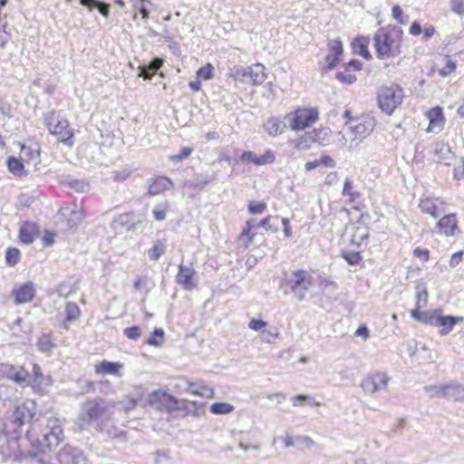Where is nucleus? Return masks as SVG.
Segmentation results:
<instances>
[{
    "label": "nucleus",
    "mask_w": 464,
    "mask_h": 464,
    "mask_svg": "<svg viewBox=\"0 0 464 464\" xmlns=\"http://www.w3.org/2000/svg\"><path fill=\"white\" fill-rule=\"evenodd\" d=\"M35 413L36 405L33 401H24L16 406L10 420L5 424V432L7 434L14 433L7 440V446L2 445L0 447V452L5 458L10 457L17 448V440L20 433L18 429L30 423Z\"/></svg>",
    "instance_id": "f257e3e1"
},
{
    "label": "nucleus",
    "mask_w": 464,
    "mask_h": 464,
    "mask_svg": "<svg viewBox=\"0 0 464 464\" xmlns=\"http://www.w3.org/2000/svg\"><path fill=\"white\" fill-rule=\"evenodd\" d=\"M402 31L395 26H384L376 31L373 46L380 59L395 57L400 54Z\"/></svg>",
    "instance_id": "f03ea898"
},
{
    "label": "nucleus",
    "mask_w": 464,
    "mask_h": 464,
    "mask_svg": "<svg viewBox=\"0 0 464 464\" xmlns=\"http://www.w3.org/2000/svg\"><path fill=\"white\" fill-rule=\"evenodd\" d=\"M37 441L43 448L52 449L60 444L64 439L62 420L54 416L43 418Z\"/></svg>",
    "instance_id": "7ed1b4c3"
},
{
    "label": "nucleus",
    "mask_w": 464,
    "mask_h": 464,
    "mask_svg": "<svg viewBox=\"0 0 464 464\" xmlns=\"http://www.w3.org/2000/svg\"><path fill=\"white\" fill-rule=\"evenodd\" d=\"M108 408V402L102 398H95L85 401L78 416L80 429H88L92 422L97 421L106 414Z\"/></svg>",
    "instance_id": "20e7f679"
},
{
    "label": "nucleus",
    "mask_w": 464,
    "mask_h": 464,
    "mask_svg": "<svg viewBox=\"0 0 464 464\" xmlns=\"http://www.w3.org/2000/svg\"><path fill=\"white\" fill-rule=\"evenodd\" d=\"M44 122L50 133L65 145L72 147L73 145V130L70 123L54 111L45 114Z\"/></svg>",
    "instance_id": "39448f33"
},
{
    "label": "nucleus",
    "mask_w": 464,
    "mask_h": 464,
    "mask_svg": "<svg viewBox=\"0 0 464 464\" xmlns=\"http://www.w3.org/2000/svg\"><path fill=\"white\" fill-rule=\"evenodd\" d=\"M294 296L302 301L305 298L309 289L315 284L311 271L297 269L289 276L285 282Z\"/></svg>",
    "instance_id": "423d86ee"
},
{
    "label": "nucleus",
    "mask_w": 464,
    "mask_h": 464,
    "mask_svg": "<svg viewBox=\"0 0 464 464\" xmlns=\"http://www.w3.org/2000/svg\"><path fill=\"white\" fill-rule=\"evenodd\" d=\"M403 96V90L397 84L382 86L377 94L378 106L382 112L392 115L401 103Z\"/></svg>",
    "instance_id": "0eeeda50"
},
{
    "label": "nucleus",
    "mask_w": 464,
    "mask_h": 464,
    "mask_svg": "<svg viewBox=\"0 0 464 464\" xmlns=\"http://www.w3.org/2000/svg\"><path fill=\"white\" fill-rule=\"evenodd\" d=\"M266 69L261 63H256L252 66H237L232 70V77L243 83H252L254 85L262 84L266 79Z\"/></svg>",
    "instance_id": "6e6552de"
},
{
    "label": "nucleus",
    "mask_w": 464,
    "mask_h": 464,
    "mask_svg": "<svg viewBox=\"0 0 464 464\" xmlns=\"http://www.w3.org/2000/svg\"><path fill=\"white\" fill-rule=\"evenodd\" d=\"M289 127L293 130H301L310 127L318 120V111L315 109H298L285 116Z\"/></svg>",
    "instance_id": "1a4fd4ad"
},
{
    "label": "nucleus",
    "mask_w": 464,
    "mask_h": 464,
    "mask_svg": "<svg viewBox=\"0 0 464 464\" xmlns=\"http://www.w3.org/2000/svg\"><path fill=\"white\" fill-rule=\"evenodd\" d=\"M390 377L385 372H372L368 373L361 382V388L369 395L386 390Z\"/></svg>",
    "instance_id": "9d476101"
},
{
    "label": "nucleus",
    "mask_w": 464,
    "mask_h": 464,
    "mask_svg": "<svg viewBox=\"0 0 464 464\" xmlns=\"http://www.w3.org/2000/svg\"><path fill=\"white\" fill-rule=\"evenodd\" d=\"M82 459V453L79 449L65 445L59 450L53 461L41 460L40 464H80Z\"/></svg>",
    "instance_id": "9b49d317"
},
{
    "label": "nucleus",
    "mask_w": 464,
    "mask_h": 464,
    "mask_svg": "<svg viewBox=\"0 0 464 464\" xmlns=\"http://www.w3.org/2000/svg\"><path fill=\"white\" fill-rule=\"evenodd\" d=\"M7 378L18 384H29L31 375L23 366L0 363V378Z\"/></svg>",
    "instance_id": "f8f14e48"
},
{
    "label": "nucleus",
    "mask_w": 464,
    "mask_h": 464,
    "mask_svg": "<svg viewBox=\"0 0 464 464\" xmlns=\"http://www.w3.org/2000/svg\"><path fill=\"white\" fill-rule=\"evenodd\" d=\"M176 282L187 291H191L198 285V277L192 266L180 264L176 276Z\"/></svg>",
    "instance_id": "ddd939ff"
},
{
    "label": "nucleus",
    "mask_w": 464,
    "mask_h": 464,
    "mask_svg": "<svg viewBox=\"0 0 464 464\" xmlns=\"http://www.w3.org/2000/svg\"><path fill=\"white\" fill-rule=\"evenodd\" d=\"M423 213L437 218L446 210V202L440 198H427L421 199L419 204Z\"/></svg>",
    "instance_id": "4468645a"
},
{
    "label": "nucleus",
    "mask_w": 464,
    "mask_h": 464,
    "mask_svg": "<svg viewBox=\"0 0 464 464\" xmlns=\"http://www.w3.org/2000/svg\"><path fill=\"white\" fill-rule=\"evenodd\" d=\"M374 123L372 119H355L353 123L349 126V130L353 134V139L362 140L369 136L373 130Z\"/></svg>",
    "instance_id": "2eb2a0df"
},
{
    "label": "nucleus",
    "mask_w": 464,
    "mask_h": 464,
    "mask_svg": "<svg viewBox=\"0 0 464 464\" xmlns=\"http://www.w3.org/2000/svg\"><path fill=\"white\" fill-rule=\"evenodd\" d=\"M240 160L242 162L253 163L256 166H263L273 163L276 160V155L271 150H266L265 153L260 156L253 151L247 150L240 155Z\"/></svg>",
    "instance_id": "dca6fc26"
},
{
    "label": "nucleus",
    "mask_w": 464,
    "mask_h": 464,
    "mask_svg": "<svg viewBox=\"0 0 464 464\" xmlns=\"http://www.w3.org/2000/svg\"><path fill=\"white\" fill-rule=\"evenodd\" d=\"M437 228L441 235L454 237L460 233L455 214L445 215L437 223Z\"/></svg>",
    "instance_id": "f3484780"
},
{
    "label": "nucleus",
    "mask_w": 464,
    "mask_h": 464,
    "mask_svg": "<svg viewBox=\"0 0 464 464\" xmlns=\"http://www.w3.org/2000/svg\"><path fill=\"white\" fill-rule=\"evenodd\" d=\"M182 386L184 390L191 392L192 394L198 395L204 398H213L214 397V390L213 388L208 386L204 382H191L187 380L182 381Z\"/></svg>",
    "instance_id": "a211bd4d"
},
{
    "label": "nucleus",
    "mask_w": 464,
    "mask_h": 464,
    "mask_svg": "<svg viewBox=\"0 0 464 464\" xmlns=\"http://www.w3.org/2000/svg\"><path fill=\"white\" fill-rule=\"evenodd\" d=\"M15 304H24L30 302L35 295V288L33 283L29 282L14 289Z\"/></svg>",
    "instance_id": "6ab92c4d"
},
{
    "label": "nucleus",
    "mask_w": 464,
    "mask_h": 464,
    "mask_svg": "<svg viewBox=\"0 0 464 464\" xmlns=\"http://www.w3.org/2000/svg\"><path fill=\"white\" fill-rule=\"evenodd\" d=\"M430 120L428 131L430 132H440L444 127V116L442 109L440 107H435L430 110L427 113Z\"/></svg>",
    "instance_id": "aec40b11"
},
{
    "label": "nucleus",
    "mask_w": 464,
    "mask_h": 464,
    "mask_svg": "<svg viewBox=\"0 0 464 464\" xmlns=\"http://www.w3.org/2000/svg\"><path fill=\"white\" fill-rule=\"evenodd\" d=\"M173 187L172 181L163 176L150 179L148 192L150 195H159Z\"/></svg>",
    "instance_id": "412c9836"
},
{
    "label": "nucleus",
    "mask_w": 464,
    "mask_h": 464,
    "mask_svg": "<svg viewBox=\"0 0 464 464\" xmlns=\"http://www.w3.org/2000/svg\"><path fill=\"white\" fill-rule=\"evenodd\" d=\"M265 131L271 137L283 134L287 129V124L278 117H270L264 124Z\"/></svg>",
    "instance_id": "4be33fe9"
},
{
    "label": "nucleus",
    "mask_w": 464,
    "mask_h": 464,
    "mask_svg": "<svg viewBox=\"0 0 464 464\" xmlns=\"http://www.w3.org/2000/svg\"><path fill=\"white\" fill-rule=\"evenodd\" d=\"M434 153L436 160L446 166H450L451 164V160L454 159V154L450 150V146L443 141H438L435 143Z\"/></svg>",
    "instance_id": "5701e85b"
},
{
    "label": "nucleus",
    "mask_w": 464,
    "mask_h": 464,
    "mask_svg": "<svg viewBox=\"0 0 464 464\" xmlns=\"http://www.w3.org/2000/svg\"><path fill=\"white\" fill-rule=\"evenodd\" d=\"M39 233V227L34 222H24L19 230L20 240L26 245L32 244Z\"/></svg>",
    "instance_id": "b1692460"
},
{
    "label": "nucleus",
    "mask_w": 464,
    "mask_h": 464,
    "mask_svg": "<svg viewBox=\"0 0 464 464\" xmlns=\"http://www.w3.org/2000/svg\"><path fill=\"white\" fill-rule=\"evenodd\" d=\"M121 368L122 364L120 362L102 361V362L95 365V372L97 374H112L120 376V371Z\"/></svg>",
    "instance_id": "393cba45"
},
{
    "label": "nucleus",
    "mask_w": 464,
    "mask_h": 464,
    "mask_svg": "<svg viewBox=\"0 0 464 464\" xmlns=\"http://www.w3.org/2000/svg\"><path fill=\"white\" fill-rule=\"evenodd\" d=\"M463 320L464 318L461 316L443 315L441 314L438 324V326L442 327L441 330H440V334H448L456 324L463 322Z\"/></svg>",
    "instance_id": "a878e982"
},
{
    "label": "nucleus",
    "mask_w": 464,
    "mask_h": 464,
    "mask_svg": "<svg viewBox=\"0 0 464 464\" xmlns=\"http://www.w3.org/2000/svg\"><path fill=\"white\" fill-rule=\"evenodd\" d=\"M353 232L350 238V243L353 246L360 247L363 243L366 242L369 237V229L367 227L360 225L353 227Z\"/></svg>",
    "instance_id": "bb28decb"
},
{
    "label": "nucleus",
    "mask_w": 464,
    "mask_h": 464,
    "mask_svg": "<svg viewBox=\"0 0 464 464\" xmlns=\"http://www.w3.org/2000/svg\"><path fill=\"white\" fill-rule=\"evenodd\" d=\"M59 213L63 217H66L69 214L72 216V218H68L67 221L69 227H76L83 219L82 212L77 208L76 205H74L73 208H70L69 207H63L61 208Z\"/></svg>",
    "instance_id": "cd10ccee"
},
{
    "label": "nucleus",
    "mask_w": 464,
    "mask_h": 464,
    "mask_svg": "<svg viewBox=\"0 0 464 464\" xmlns=\"http://www.w3.org/2000/svg\"><path fill=\"white\" fill-rule=\"evenodd\" d=\"M445 399L452 401H464V385L457 382L446 384Z\"/></svg>",
    "instance_id": "c85d7f7f"
},
{
    "label": "nucleus",
    "mask_w": 464,
    "mask_h": 464,
    "mask_svg": "<svg viewBox=\"0 0 464 464\" xmlns=\"http://www.w3.org/2000/svg\"><path fill=\"white\" fill-rule=\"evenodd\" d=\"M370 44L369 37L366 36H359L353 43V48L355 53H359L361 56L369 60L372 58V55L368 50V45Z\"/></svg>",
    "instance_id": "c756f323"
},
{
    "label": "nucleus",
    "mask_w": 464,
    "mask_h": 464,
    "mask_svg": "<svg viewBox=\"0 0 464 464\" xmlns=\"http://www.w3.org/2000/svg\"><path fill=\"white\" fill-rule=\"evenodd\" d=\"M82 5L87 6L90 9L96 7L101 14L104 17H108L110 14V5L98 0H80Z\"/></svg>",
    "instance_id": "7c9ffc66"
},
{
    "label": "nucleus",
    "mask_w": 464,
    "mask_h": 464,
    "mask_svg": "<svg viewBox=\"0 0 464 464\" xmlns=\"http://www.w3.org/2000/svg\"><path fill=\"white\" fill-rule=\"evenodd\" d=\"M166 251V243L164 240H157L154 246L147 251L150 260H158Z\"/></svg>",
    "instance_id": "2f4dec72"
},
{
    "label": "nucleus",
    "mask_w": 464,
    "mask_h": 464,
    "mask_svg": "<svg viewBox=\"0 0 464 464\" xmlns=\"http://www.w3.org/2000/svg\"><path fill=\"white\" fill-rule=\"evenodd\" d=\"M7 166L9 171L15 176L21 177L25 174L23 162L14 157L8 158Z\"/></svg>",
    "instance_id": "473e14b6"
},
{
    "label": "nucleus",
    "mask_w": 464,
    "mask_h": 464,
    "mask_svg": "<svg viewBox=\"0 0 464 464\" xmlns=\"http://www.w3.org/2000/svg\"><path fill=\"white\" fill-rule=\"evenodd\" d=\"M441 313L442 311L440 309L425 311L424 317H422V324L438 326Z\"/></svg>",
    "instance_id": "72a5a7b5"
},
{
    "label": "nucleus",
    "mask_w": 464,
    "mask_h": 464,
    "mask_svg": "<svg viewBox=\"0 0 464 464\" xmlns=\"http://www.w3.org/2000/svg\"><path fill=\"white\" fill-rule=\"evenodd\" d=\"M209 410L213 414L222 415L232 412L234 407L227 402H215L210 406Z\"/></svg>",
    "instance_id": "f704fd0d"
},
{
    "label": "nucleus",
    "mask_w": 464,
    "mask_h": 464,
    "mask_svg": "<svg viewBox=\"0 0 464 464\" xmlns=\"http://www.w3.org/2000/svg\"><path fill=\"white\" fill-rule=\"evenodd\" d=\"M326 129L314 130L313 131L305 132V139H310V142H317L323 144L325 137L327 136Z\"/></svg>",
    "instance_id": "c9c22d12"
},
{
    "label": "nucleus",
    "mask_w": 464,
    "mask_h": 464,
    "mask_svg": "<svg viewBox=\"0 0 464 464\" xmlns=\"http://www.w3.org/2000/svg\"><path fill=\"white\" fill-rule=\"evenodd\" d=\"M424 391L430 398H445L446 384L444 385H428L424 387Z\"/></svg>",
    "instance_id": "e433bc0d"
},
{
    "label": "nucleus",
    "mask_w": 464,
    "mask_h": 464,
    "mask_svg": "<svg viewBox=\"0 0 464 464\" xmlns=\"http://www.w3.org/2000/svg\"><path fill=\"white\" fill-rule=\"evenodd\" d=\"M37 346L40 352L50 353L52 349L54 347V344L49 335L43 334L38 340Z\"/></svg>",
    "instance_id": "4c0bfd02"
},
{
    "label": "nucleus",
    "mask_w": 464,
    "mask_h": 464,
    "mask_svg": "<svg viewBox=\"0 0 464 464\" xmlns=\"http://www.w3.org/2000/svg\"><path fill=\"white\" fill-rule=\"evenodd\" d=\"M79 306L72 302H68L65 306L66 321L72 322L76 320L80 316Z\"/></svg>",
    "instance_id": "58836bf2"
},
{
    "label": "nucleus",
    "mask_w": 464,
    "mask_h": 464,
    "mask_svg": "<svg viewBox=\"0 0 464 464\" xmlns=\"http://www.w3.org/2000/svg\"><path fill=\"white\" fill-rule=\"evenodd\" d=\"M164 339V331L161 328H156L147 339L146 343L153 346H160Z\"/></svg>",
    "instance_id": "ea45409f"
},
{
    "label": "nucleus",
    "mask_w": 464,
    "mask_h": 464,
    "mask_svg": "<svg viewBox=\"0 0 464 464\" xmlns=\"http://www.w3.org/2000/svg\"><path fill=\"white\" fill-rule=\"evenodd\" d=\"M160 400L169 411L179 409V401L168 393H162Z\"/></svg>",
    "instance_id": "a19ab883"
},
{
    "label": "nucleus",
    "mask_w": 464,
    "mask_h": 464,
    "mask_svg": "<svg viewBox=\"0 0 464 464\" xmlns=\"http://www.w3.org/2000/svg\"><path fill=\"white\" fill-rule=\"evenodd\" d=\"M278 330L275 326H271L267 329H264L261 332V339L263 342L272 343L278 336Z\"/></svg>",
    "instance_id": "79ce46f5"
},
{
    "label": "nucleus",
    "mask_w": 464,
    "mask_h": 464,
    "mask_svg": "<svg viewBox=\"0 0 464 464\" xmlns=\"http://www.w3.org/2000/svg\"><path fill=\"white\" fill-rule=\"evenodd\" d=\"M335 78L339 82L346 84H352L356 81V76L353 73H352L350 70H347L345 67L344 71L336 72Z\"/></svg>",
    "instance_id": "37998d69"
},
{
    "label": "nucleus",
    "mask_w": 464,
    "mask_h": 464,
    "mask_svg": "<svg viewBox=\"0 0 464 464\" xmlns=\"http://www.w3.org/2000/svg\"><path fill=\"white\" fill-rule=\"evenodd\" d=\"M343 194L349 196L350 201H354L361 196L358 191L353 189L352 181L349 178H346L344 181Z\"/></svg>",
    "instance_id": "c03bdc74"
},
{
    "label": "nucleus",
    "mask_w": 464,
    "mask_h": 464,
    "mask_svg": "<svg viewBox=\"0 0 464 464\" xmlns=\"http://www.w3.org/2000/svg\"><path fill=\"white\" fill-rule=\"evenodd\" d=\"M5 260L7 265L14 266L20 260V252L17 248H8L5 253Z\"/></svg>",
    "instance_id": "a18cd8bd"
},
{
    "label": "nucleus",
    "mask_w": 464,
    "mask_h": 464,
    "mask_svg": "<svg viewBox=\"0 0 464 464\" xmlns=\"http://www.w3.org/2000/svg\"><path fill=\"white\" fill-rule=\"evenodd\" d=\"M213 70L214 67L210 63H208L205 66H202L198 69V71L197 72V75L198 78H201L203 80H209L212 78Z\"/></svg>",
    "instance_id": "49530a36"
},
{
    "label": "nucleus",
    "mask_w": 464,
    "mask_h": 464,
    "mask_svg": "<svg viewBox=\"0 0 464 464\" xmlns=\"http://www.w3.org/2000/svg\"><path fill=\"white\" fill-rule=\"evenodd\" d=\"M343 257L350 264V265H358L362 256L359 252L351 251V252H343Z\"/></svg>",
    "instance_id": "de8ad7c7"
},
{
    "label": "nucleus",
    "mask_w": 464,
    "mask_h": 464,
    "mask_svg": "<svg viewBox=\"0 0 464 464\" xmlns=\"http://www.w3.org/2000/svg\"><path fill=\"white\" fill-rule=\"evenodd\" d=\"M316 282L318 283L319 286L324 291L328 287H332L333 289H336L337 285L336 284L330 280L328 277L319 275L317 276Z\"/></svg>",
    "instance_id": "09e8293b"
},
{
    "label": "nucleus",
    "mask_w": 464,
    "mask_h": 464,
    "mask_svg": "<svg viewBox=\"0 0 464 464\" xmlns=\"http://www.w3.org/2000/svg\"><path fill=\"white\" fill-rule=\"evenodd\" d=\"M446 59V64L443 68L439 70V73L441 76H447L453 72L456 69V63L452 60L449 58V56L445 57Z\"/></svg>",
    "instance_id": "8fccbe9b"
},
{
    "label": "nucleus",
    "mask_w": 464,
    "mask_h": 464,
    "mask_svg": "<svg viewBox=\"0 0 464 464\" xmlns=\"http://www.w3.org/2000/svg\"><path fill=\"white\" fill-rule=\"evenodd\" d=\"M450 10L459 15H464V0H450Z\"/></svg>",
    "instance_id": "3c124183"
},
{
    "label": "nucleus",
    "mask_w": 464,
    "mask_h": 464,
    "mask_svg": "<svg viewBox=\"0 0 464 464\" xmlns=\"http://www.w3.org/2000/svg\"><path fill=\"white\" fill-rule=\"evenodd\" d=\"M124 335L130 340H137L141 335V329L137 326H131L124 329Z\"/></svg>",
    "instance_id": "603ef678"
},
{
    "label": "nucleus",
    "mask_w": 464,
    "mask_h": 464,
    "mask_svg": "<svg viewBox=\"0 0 464 464\" xmlns=\"http://www.w3.org/2000/svg\"><path fill=\"white\" fill-rule=\"evenodd\" d=\"M392 17L400 24H405L408 22V16H403L402 9L399 5H394L392 9Z\"/></svg>",
    "instance_id": "864d4df0"
},
{
    "label": "nucleus",
    "mask_w": 464,
    "mask_h": 464,
    "mask_svg": "<svg viewBox=\"0 0 464 464\" xmlns=\"http://www.w3.org/2000/svg\"><path fill=\"white\" fill-rule=\"evenodd\" d=\"M0 113L5 117H13V107L5 100L0 98Z\"/></svg>",
    "instance_id": "5fc2aeb1"
},
{
    "label": "nucleus",
    "mask_w": 464,
    "mask_h": 464,
    "mask_svg": "<svg viewBox=\"0 0 464 464\" xmlns=\"http://www.w3.org/2000/svg\"><path fill=\"white\" fill-rule=\"evenodd\" d=\"M272 218H273L271 216L266 217L258 223L257 227H261L266 230H270L272 232H277L278 227L276 225L271 224Z\"/></svg>",
    "instance_id": "6e6d98bb"
},
{
    "label": "nucleus",
    "mask_w": 464,
    "mask_h": 464,
    "mask_svg": "<svg viewBox=\"0 0 464 464\" xmlns=\"http://www.w3.org/2000/svg\"><path fill=\"white\" fill-rule=\"evenodd\" d=\"M266 208V205L264 202H250L248 205L249 213L256 215L263 213Z\"/></svg>",
    "instance_id": "4d7b16f0"
},
{
    "label": "nucleus",
    "mask_w": 464,
    "mask_h": 464,
    "mask_svg": "<svg viewBox=\"0 0 464 464\" xmlns=\"http://www.w3.org/2000/svg\"><path fill=\"white\" fill-rule=\"evenodd\" d=\"M166 211L167 207L157 205L152 211L154 218L158 221L164 220L166 218Z\"/></svg>",
    "instance_id": "13d9d810"
},
{
    "label": "nucleus",
    "mask_w": 464,
    "mask_h": 464,
    "mask_svg": "<svg viewBox=\"0 0 464 464\" xmlns=\"http://www.w3.org/2000/svg\"><path fill=\"white\" fill-rule=\"evenodd\" d=\"M416 295H417L416 306H418V307L424 306L427 304V301H428V291H427V289L424 287L421 290H418Z\"/></svg>",
    "instance_id": "bf43d9fd"
},
{
    "label": "nucleus",
    "mask_w": 464,
    "mask_h": 464,
    "mask_svg": "<svg viewBox=\"0 0 464 464\" xmlns=\"http://www.w3.org/2000/svg\"><path fill=\"white\" fill-rule=\"evenodd\" d=\"M192 150L188 147H184L181 149L179 154H176L171 157V160L175 162H179L190 156Z\"/></svg>",
    "instance_id": "052dcab7"
},
{
    "label": "nucleus",
    "mask_w": 464,
    "mask_h": 464,
    "mask_svg": "<svg viewBox=\"0 0 464 464\" xmlns=\"http://www.w3.org/2000/svg\"><path fill=\"white\" fill-rule=\"evenodd\" d=\"M293 142L295 143V148L299 150H307L311 143L310 139H305V133Z\"/></svg>",
    "instance_id": "680f3d73"
},
{
    "label": "nucleus",
    "mask_w": 464,
    "mask_h": 464,
    "mask_svg": "<svg viewBox=\"0 0 464 464\" xmlns=\"http://www.w3.org/2000/svg\"><path fill=\"white\" fill-rule=\"evenodd\" d=\"M70 188H73L78 192H83L88 188V184L79 179H72L69 181Z\"/></svg>",
    "instance_id": "e2e57ef3"
},
{
    "label": "nucleus",
    "mask_w": 464,
    "mask_h": 464,
    "mask_svg": "<svg viewBox=\"0 0 464 464\" xmlns=\"http://www.w3.org/2000/svg\"><path fill=\"white\" fill-rule=\"evenodd\" d=\"M330 53L341 56L343 53V45L341 41L333 40L329 43Z\"/></svg>",
    "instance_id": "0e129e2a"
},
{
    "label": "nucleus",
    "mask_w": 464,
    "mask_h": 464,
    "mask_svg": "<svg viewBox=\"0 0 464 464\" xmlns=\"http://www.w3.org/2000/svg\"><path fill=\"white\" fill-rule=\"evenodd\" d=\"M339 61H340V56H338L334 53H329L325 56V62L327 63L328 70H332L333 68H334L336 66V64L339 63Z\"/></svg>",
    "instance_id": "69168bd1"
},
{
    "label": "nucleus",
    "mask_w": 464,
    "mask_h": 464,
    "mask_svg": "<svg viewBox=\"0 0 464 464\" xmlns=\"http://www.w3.org/2000/svg\"><path fill=\"white\" fill-rule=\"evenodd\" d=\"M266 324V322L261 319H251L248 323V327L254 331H261Z\"/></svg>",
    "instance_id": "338daca9"
},
{
    "label": "nucleus",
    "mask_w": 464,
    "mask_h": 464,
    "mask_svg": "<svg viewBox=\"0 0 464 464\" xmlns=\"http://www.w3.org/2000/svg\"><path fill=\"white\" fill-rule=\"evenodd\" d=\"M276 440H282L284 442L285 448H292V447H295V445L299 444V442L295 441V438L289 436V435H286L285 437L275 438L274 443L276 442Z\"/></svg>",
    "instance_id": "774afa93"
}]
</instances>
